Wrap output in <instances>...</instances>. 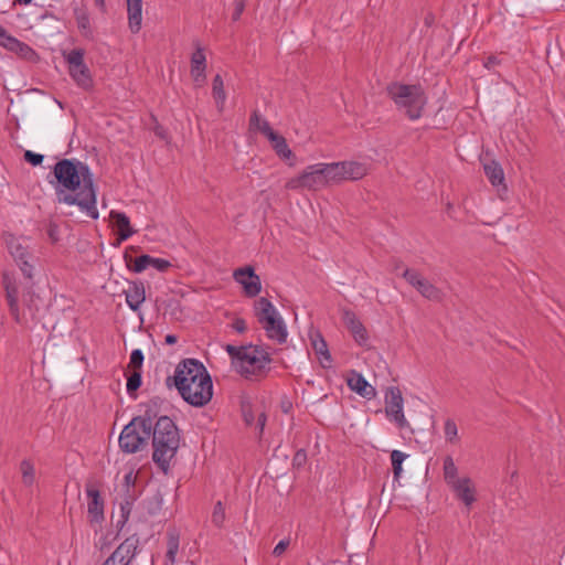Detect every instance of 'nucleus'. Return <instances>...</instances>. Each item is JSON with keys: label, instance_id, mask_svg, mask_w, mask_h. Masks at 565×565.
I'll use <instances>...</instances> for the list:
<instances>
[{"label": "nucleus", "instance_id": "nucleus-2", "mask_svg": "<svg viewBox=\"0 0 565 565\" xmlns=\"http://www.w3.org/2000/svg\"><path fill=\"white\" fill-rule=\"evenodd\" d=\"M166 385L175 387L181 397L191 406L203 407L213 397L210 373L196 359H183L175 366L174 375L166 379Z\"/></svg>", "mask_w": 565, "mask_h": 565}, {"label": "nucleus", "instance_id": "nucleus-7", "mask_svg": "<svg viewBox=\"0 0 565 565\" xmlns=\"http://www.w3.org/2000/svg\"><path fill=\"white\" fill-rule=\"evenodd\" d=\"M85 51L83 49H74L68 53H63L64 58L68 63V73L74 82L83 89L93 87V77L90 71L84 62Z\"/></svg>", "mask_w": 565, "mask_h": 565}, {"label": "nucleus", "instance_id": "nucleus-62", "mask_svg": "<svg viewBox=\"0 0 565 565\" xmlns=\"http://www.w3.org/2000/svg\"><path fill=\"white\" fill-rule=\"evenodd\" d=\"M96 7L100 8L103 11L105 10V0H94Z\"/></svg>", "mask_w": 565, "mask_h": 565}, {"label": "nucleus", "instance_id": "nucleus-46", "mask_svg": "<svg viewBox=\"0 0 565 565\" xmlns=\"http://www.w3.org/2000/svg\"><path fill=\"white\" fill-rule=\"evenodd\" d=\"M23 157H24V160L28 163H30L31 166H33V167L42 164V162L44 160V156L43 154L35 153V152H33L31 150H26L24 152Z\"/></svg>", "mask_w": 565, "mask_h": 565}, {"label": "nucleus", "instance_id": "nucleus-21", "mask_svg": "<svg viewBox=\"0 0 565 565\" xmlns=\"http://www.w3.org/2000/svg\"><path fill=\"white\" fill-rule=\"evenodd\" d=\"M311 347L323 369H329L332 365V358L328 344L319 331L310 333Z\"/></svg>", "mask_w": 565, "mask_h": 565}, {"label": "nucleus", "instance_id": "nucleus-24", "mask_svg": "<svg viewBox=\"0 0 565 565\" xmlns=\"http://www.w3.org/2000/svg\"><path fill=\"white\" fill-rule=\"evenodd\" d=\"M126 302L132 311H137L146 299L145 284L141 280L129 281L128 289L124 290Z\"/></svg>", "mask_w": 565, "mask_h": 565}, {"label": "nucleus", "instance_id": "nucleus-49", "mask_svg": "<svg viewBox=\"0 0 565 565\" xmlns=\"http://www.w3.org/2000/svg\"><path fill=\"white\" fill-rule=\"evenodd\" d=\"M289 545H290V539H284L281 541H279L273 550V555L275 557L281 556L287 551Z\"/></svg>", "mask_w": 565, "mask_h": 565}, {"label": "nucleus", "instance_id": "nucleus-45", "mask_svg": "<svg viewBox=\"0 0 565 565\" xmlns=\"http://www.w3.org/2000/svg\"><path fill=\"white\" fill-rule=\"evenodd\" d=\"M191 66H206L204 50L198 44L191 56Z\"/></svg>", "mask_w": 565, "mask_h": 565}, {"label": "nucleus", "instance_id": "nucleus-20", "mask_svg": "<svg viewBox=\"0 0 565 565\" xmlns=\"http://www.w3.org/2000/svg\"><path fill=\"white\" fill-rule=\"evenodd\" d=\"M224 349L231 358L232 367L247 379V345L226 344Z\"/></svg>", "mask_w": 565, "mask_h": 565}, {"label": "nucleus", "instance_id": "nucleus-41", "mask_svg": "<svg viewBox=\"0 0 565 565\" xmlns=\"http://www.w3.org/2000/svg\"><path fill=\"white\" fill-rule=\"evenodd\" d=\"M262 291V281L258 275L255 274L253 267L249 266V298L256 297Z\"/></svg>", "mask_w": 565, "mask_h": 565}, {"label": "nucleus", "instance_id": "nucleus-57", "mask_svg": "<svg viewBox=\"0 0 565 565\" xmlns=\"http://www.w3.org/2000/svg\"><path fill=\"white\" fill-rule=\"evenodd\" d=\"M205 70H206V66H191V70H190V73H191V76H194V75H203L205 74Z\"/></svg>", "mask_w": 565, "mask_h": 565}, {"label": "nucleus", "instance_id": "nucleus-16", "mask_svg": "<svg viewBox=\"0 0 565 565\" xmlns=\"http://www.w3.org/2000/svg\"><path fill=\"white\" fill-rule=\"evenodd\" d=\"M151 440L181 441L180 430L168 416H160L151 429Z\"/></svg>", "mask_w": 565, "mask_h": 565}, {"label": "nucleus", "instance_id": "nucleus-1", "mask_svg": "<svg viewBox=\"0 0 565 565\" xmlns=\"http://www.w3.org/2000/svg\"><path fill=\"white\" fill-rule=\"evenodd\" d=\"M55 190L57 203L77 205L92 218H98L96 188L89 167L77 159H61L47 175Z\"/></svg>", "mask_w": 565, "mask_h": 565}, {"label": "nucleus", "instance_id": "nucleus-48", "mask_svg": "<svg viewBox=\"0 0 565 565\" xmlns=\"http://www.w3.org/2000/svg\"><path fill=\"white\" fill-rule=\"evenodd\" d=\"M150 266L156 268L160 273H164L169 267H171V263L163 258H156L151 256Z\"/></svg>", "mask_w": 565, "mask_h": 565}, {"label": "nucleus", "instance_id": "nucleus-36", "mask_svg": "<svg viewBox=\"0 0 565 565\" xmlns=\"http://www.w3.org/2000/svg\"><path fill=\"white\" fill-rule=\"evenodd\" d=\"M142 384L141 371H131L129 375H127V393L130 397H136V392Z\"/></svg>", "mask_w": 565, "mask_h": 565}, {"label": "nucleus", "instance_id": "nucleus-63", "mask_svg": "<svg viewBox=\"0 0 565 565\" xmlns=\"http://www.w3.org/2000/svg\"><path fill=\"white\" fill-rule=\"evenodd\" d=\"M306 455L302 451H298L295 456V460H301L305 459Z\"/></svg>", "mask_w": 565, "mask_h": 565}, {"label": "nucleus", "instance_id": "nucleus-27", "mask_svg": "<svg viewBox=\"0 0 565 565\" xmlns=\"http://www.w3.org/2000/svg\"><path fill=\"white\" fill-rule=\"evenodd\" d=\"M252 307L257 322L279 312L267 297H258L254 300Z\"/></svg>", "mask_w": 565, "mask_h": 565}, {"label": "nucleus", "instance_id": "nucleus-38", "mask_svg": "<svg viewBox=\"0 0 565 565\" xmlns=\"http://www.w3.org/2000/svg\"><path fill=\"white\" fill-rule=\"evenodd\" d=\"M406 458H407V455L401 450H393L391 452V461H392L393 475H394L395 479H398L401 477V473L403 471L402 465Z\"/></svg>", "mask_w": 565, "mask_h": 565}, {"label": "nucleus", "instance_id": "nucleus-52", "mask_svg": "<svg viewBox=\"0 0 565 565\" xmlns=\"http://www.w3.org/2000/svg\"><path fill=\"white\" fill-rule=\"evenodd\" d=\"M499 64H500V60L494 55H490L483 61V66L487 70H492L495 65H499Z\"/></svg>", "mask_w": 565, "mask_h": 565}, {"label": "nucleus", "instance_id": "nucleus-37", "mask_svg": "<svg viewBox=\"0 0 565 565\" xmlns=\"http://www.w3.org/2000/svg\"><path fill=\"white\" fill-rule=\"evenodd\" d=\"M146 409L142 415L136 416L135 418H139L145 422V426L148 427V429L151 431L152 427L154 426L153 419L157 417V403L152 402L151 404H146Z\"/></svg>", "mask_w": 565, "mask_h": 565}, {"label": "nucleus", "instance_id": "nucleus-11", "mask_svg": "<svg viewBox=\"0 0 565 565\" xmlns=\"http://www.w3.org/2000/svg\"><path fill=\"white\" fill-rule=\"evenodd\" d=\"M87 495V519L90 524H100L105 520V501L102 497L99 487L93 481L85 484Z\"/></svg>", "mask_w": 565, "mask_h": 565}, {"label": "nucleus", "instance_id": "nucleus-39", "mask_svg": "<svg viewBox=\"0 0 565 565\" xmlns=\"http://www.w3.org/2000/svg\"><path fill=\"white\" fill-rule=\"evenodd\" d=\"M444 434L448 443L455 444L458 441V428L454 419L447 418L445 420Z\"/></svg>", "mask_w": 565, "mask_h": 565}, {"label": "nucleus", "instance_id": "nucleus-25", "mask_svg": "<svg viewBox=\"0 0 565 565\" xmlns=\"http://www.w3.org/2000/svg\"><path fill=\"white\" fill-rule=\"evenodd\" d=\"M343 321L353 335L356 343L360 345L366 344L369 340L367 331L362 322L356 318V316L351 311H345L343 316Z\"/></svg>", "mask_w": 565, "mask_h": 565}, {"label": "nucleus", "instance_id": "nucleus-30", "mask_svg": "<svg viewBox=\"0 0 565 565\" xmlns=\"http://www.w3.org/2000/svg\"><path fill=\"white\" fill-rule=\"evenodd\" d=\"M484 174L493 186L502 185L505 190L504 184V172L502 167L497 161H490L483 166Z\"/></svg>", "mask_w": 565, "mask_h": 565}, {"label": "nucleus", "instance_id": "nucleus-26", "mask_svg": "<svg viewBox=\"0 0 565 565\" xmlns=\"http://www.w3.org/2000/svg\"><path fill=\"white\" fill-rule=\"evenodd\" d=\"M128 25L131 33L136 34L141 29L142 0H127Z\"/></svg>", "mask_w": 565, "mask_h": 565}, {"label": "nucleus", "instance_id": "nucleus-59", "mask_svg": "<svg viewBox=\"0 0 565 565\" xmlns=\"http://www.w3.org/2000/svg\"><path fill=\"white\" fill-rule=\"evenodd\" d=\"M164 342L166 344L173 345L178 342V337L175 334H167Z\"/></svg>", "mask_w": 565, "mask_h": 565}, {"label": "nucleus", "instance_id": "nucleus-8", "mask_svg": "<svg viewBox=\"0 0 565 565\" xmlns=\"http://www.w3.org/2000/svg\"><path fill=\"white\" fill-rule=\"evenodd\" d=\"M274 350L268 345H253L249 343V380L265 377L270 371L271 354Z\"/></svg>", "mask_w": 565, "mask_h": 565}, {"label": "nucleus", "instance_id": "nucleus-58", "mask_svg": "<svg viewBox=\"0 0 565 565\" xmlns=\"http://www.w3.org/2000/svg\"><path fill=\"white\" fill-rule=\"evenodd\" d=\"M265 424H266V415L260 414L257 419V428L259 429L260 433L263 431Z\"/></svg>", "mask_w": 565, "mask_h": 565}, {"label": "nucleus", "instance_id": "nucleus-54", "mask_svg": "<svg viewBox=\"0 0 565 565\" xmlns=\"http://www.w3.org/2000/svg\"><path fill=\"white\" fill-rule=\"evenodd\" d=\"M232 327L238 333H243L246 330V322L243 318H237L233 322Z\"/></svg>", "mask_w": 565, "mask_h": 565}, {"label": "nucleus", "instance_id": "nucleus-17", "mask_svg": "<svg viewBox=\"0 0 565 565\" xmlns=\"http://www.w3.org/2000/svg\"><path fill=\"white\" fill-rule=\"evenodd\" d=\"M139 539L136 535L127 537L108 557L116 565H129L137 555Z\"/></svg>", "mask_w": 565, "mask_h": 565}, {"label": "nucleus", "instance_id": "nucleus-53", "mask_svg": "<svg viewBox=\"0 0 565 565\" xmlns=\"http://www.w3.org/2000/svg\"><path fill=\"white\" fill-rule=\"evenodd\" d=\"M57 232L58 226L54 223H51L47 228V235L53 243H56L58 241Z\"/></svg>", "mask_w": 565, "mask_h": 565}, {"label": "nucleus", "instance_id": "nucleus-50", "mask_svg": "<svg viewBox=\"0 0 565 565\" xmlns=\"http://www.w3.org/2000/svg\"><path fill=\"white\" fill-rule=\"evenodd\" d=\"M245 10V0H236L235 1V9H234V12L232 14V20L233 21H237L242 13L244 12Z\"/></svg>", "mask_w": 565, "mask_h": 565}, {"label": "nucleus", "instance_id": "nucleus-51", "mask_svg": "<svg viewBox=\"0 0 565 565\" xmlns=\"http://www.w3.org/2000/svg\"><path fill=\"white\" fill-rule=\"evenodd\" d=\"M136 478L132 476V472H129L124 478V487L126 488L127 494H129L130 488L135 487Z\"/></svg>", "mask_w": 565, "mask_h": 565}, {"label": "nucleus", "instance_id": "nucleus-22", "mask_svg": "<svg viewBox=\"0 0 565 565\" xmlns=\"http://www.w3.org/2000/svg\"><path fill=\"white\" fill-rule=\"evenodd\" d=\"M449 487L465 505L470 507L476 501V488L470 478H461Z\"/></svg>", "mask_w": 565, "mask_h": 565}, {"label": "nucleus", "instance_id": "nucleus-35", "mask_svg": "<svg viewBox=\"0 0 565 565\" xmlns=\"http://www.w3.org/2000/svg\"><path fill=\"white\" fill-rule=\"evenodd\" d=\"M443 469L444 478L448 486H451L452 483L460 479L457 476L458 469L455 465L454 459L450 456L445 458Z\"/></svg>", "mask_w": 565, "mask_h": 565}, {"label": "nucleus", "instance_id": "nucleus-10", "mask_svg": "<svg viewBox=\"0 0 565 565\" xmlns=\"http://www.w3.org/2000/svg\"><path fill=\"white\" fill-rule=\"evenodd\" d=\"M152 461L164 473L169 475L171 461L175 458L180 441L151 440Z\"/></svg>", "mask_w": 565, "mask_h": 565}, {"label": "nucleus", "instance_id": "nucleus-15", "mask_svg": "<svg viewBox=\"0 0 565 565\" xmlns=\"http://www.w3.org/2000/svg\"><path fill=\"white\" fill-rule=\"evenodd\" d=\"M258 323L265 331V334L269 340L278 344H282L287 341V327L279 312L276 313L275 316L260 320V322Z\"/></svg>", "mask_w": 565, "mask_h": 565}, {"label": "nucleus", "instance_id": "nucleus-19", "mask_svg": "<svg viewBox=\"0 0 565 565\" xmlns=\"http://www.w3.org/2000/svg\"><path fill=\"white\" fill-rule=\"evenodd\" d=\"M110 220L117 227V237L114 246H119L122 242L131 237L136 231L130 225L129 217L124 212L111 210L109 213Z\"/></svg>", "mask_w": 565, "mask_h": 565}, {"label": "nucleus", "instance_id": "nucleus-42", "mask_svg": "<svg viewBox=\"0 0 565 565\" xmlns=\"http://www.w3.org/2000/svg\"><path fill=\"white\" fill-rule=\"evenodd\" d=\"M143 353L141 350L139 349H135L132 350V352L130 353V360H129V364H128V367L131 369L132 371H141V367H142V363H143Z\"/></svg>", "mask_w": 565, "mask_h": 565}, {"label": "nucleus", "instance_id": "nucleus-18", "mask_svg": "<svg viewBox=\"0 0 565 565\" xmlns=\"http://www.w3.org/2000/svg\"><path fill=\"white\" fill-rule=\"evenodd\" d=\"M1 45L30 63H38L40 60L39 54L29 44L10 34L6 38Z\"/></svg>", "mask_w": 565, "mask_h": 565}, {"label": "nucleus", "instance_id": "nucleus-56", "mask_svg": "<svg viewBox=\"0 0 565 565\" xmlns=\"http://www.w3.org/2000/svg\"><path fill=\"white\" fill-rule=\"evenodd\" d=\"M153 131H154L156 136H158L159 138H161V139L167 138V131L161 125L157 124Z\"/></svg>", "mask_w": 565, "mask_h": 565}, {"label": "nucleus", "instance_id": "nucleus-40", "mask_svg": "<svg viewBox=\"0 0 565 565\" xmlns=\"http://www.w3.org/2000/svg\"><path fill=\"white\" fill-rule=\"evenodd\" d=\"M135 501V497L132 494H126L124 501L120 503V511H121V520L118 522V524H125L132 510V504Z\"/></svg>", "mask_w": 565, "mask_h": 565}, {"label": "nucleus", "instance_id": "nucleus-32", "mask_svg": "<svg viewBox=\"0 0 565 565\" xmlns=\"http://www.w3.org/2000/svg\"><path fill=\"white\" fill-rule=\"evenodd\" d=\"M8 247L10 254L17 263L24 258H33L29 252V247L23 245L18 238L11 237V239L8 242Z\"/></svg>", "mask_w": 565, "mask_h": 565}, {"label": "nucleus", "instance_id": "nucleus-29", "mask_svg": "<svg viewBox=\"0 0 565 565\" xmlns=\"http://www.w3.org/2000/svg\"><path fill=\"white\" fill-rule=\"evenodd\" d=\"M74 17L76 20V24L82 36L88 40L94 39V32L90 25V19L87 10L85 8H75Z\"/></svg>", "mask_w": 565, "mask_h": 565}, {"label": "nucleus", "instance_id": "nucleus-60", "mask_svg": "<svg viewBox=\"0 0 565 565\" xmlns=\"http://www.w3.org/2000/svg\"><path fill=\"white\" fill-rule=\"evenodd\" d=\"M9 35L8 31L0 25V45L6 40V38Z\"/></svg>", "mask_w": 565, "mask_h": 565}, {"label": "nucleus", "instance_id": "nucleus-12", "mask_svg": "<svg viewBox=\"0 0 565 565\" xmlns=\"http://www.w3.org/2000/svg\"><path fill=\"white\" fill-rule=\"evenodd\" d=\"M386 417L396 424L398 428L408 426L403 411V396L398 387H390L385 393Z\"/></svg>", "mask_w": 565, "mask_h": 565}, {"label": "nucleus", "instance_id": "nucleus-33", "mask_svg": "<svg viewBox=\"0 0 565 565\" xmlns=\"http://www.w3.org/2000/svg\"><path fill=\"white\" fill-rule=\"evenodd\" d=\"M125 260L128 269L132 270L134 273H141L150 266L151 256L148 254H142L132 259L126 253Z\"/></svg>", "mask_w": 565, "mask_h": 565}, {"label": "nucleus", "instance_id": "nucleus-5", "mask_svg": "<svg viewBox=\"0 0 565 565\" xmlns=\"http://www.w3.org/2000/svg\"><path fill=\"white\" fill-rule=\"evenodd\" d=\"M151 431L145 426V422L132 418L119 436V447L126 454H136L148 446Z\"/></svg>", "mask_w": 565, "mask_h": 565}, {"label": "nucleus", "instance_id": "nucleus-44", "mask_svg": "<svg viewBox=\"0 0 565 565\" xmlns=\"http://www.w3.org/2000/svg\"><path fill=\"white\" fill-rule=\"evenodd\" d=\"M235 280L242 286V290L247 296V265L239 267L234 271Z\"/></svg>", "mask_w": 565, "mask_h": 565}, {"label": "nucleus", "instance_id": "nucleus-13", "mask_svg": "<svg viewBox=\"0 0 565 565\" xmlns=\"http://www.w3.org/2000/svg\"><path fill=\"white\" fill-rule=\"evenodd\" d=\"M402 276L406 281L413 286L424 298L433 301H439L443 298V292L439 288L433 285L429 280L423 277L417 270L406 268Z\"/></svg>", "mask_w": 565, "mask_h": 565}, {"label": "nucleus", "instance_id": "nucleus-43", "mask_svg": "<svg viewBox=\"0 0 565 565\" xmlns=\"http://www.w3.org/2000/svg\"><path fill=\"white\" fill-rule=\"evenodd\" d=\"M225 521V510L223 508V504L221 501H217L214 505L213 513H212V523L221 527Z\"/></svg>", "mask_w": 565, "mask_h": 565}, {"label": "nucleus", "instance_id": "nucleus-61", "mask_svg": "<svg viewBox=\"0 0 565 565\" xmlns=\"http://www.w3.org/2000/svg\"><path fill=\"white\" fill-rule=\"evenodd\" d=\"M241 407H242V418L247 424V411H245V402L244 401L241 402Z\"/></svg>", "mask_w": 565, "mask_h": 565}, {"label": "nucleus", "instance_id": "nucleus-64", "mask_svg": "<svg viewBox=\"0 0 565 565\" xmlns=\"http://www.w3.org/2000/svg\"><path fill=\"white\" fill-rule=\"evenodd\" d=\"M102 565H116L109 558H107Z\"/></svg>", "mask_w": 565, "mask_h": 565}, {"label": "nucleus", "instance_id": "nucleus-23", "mask_svg": "<svg viewBox=\"0 0 565 565\" xmlns=\"http://www.w3.org/2000/svg\"><path fill=\"white\" fill-rule=\"evenodd\" d=\"M348 386L350 390L355 392L362 397L373 398L376 394L375 388L369 384V382L364 379V376L356 372L352 371L348 377Z\"/></svg>", "mask_w": 565, "mask_h": 565}, {"label": "nucleus", "instance_id": "nucleus-31", "mask_svg": "<svg viewBox=\"0 0 565 565\" xmlns=\"http://www.w3.org/2000/svg\"><path fill=\"white\" fill-rule=\"evenodd\" d=\"M212 95L218 111H222L226 99V94L224 89V82L220 74H216L212 81Z\"/></svg>", "mask_w": 565, "mask_h": 565}, {"label": "nucleus", "instance_id": "nucleus-34", "mask_svg": "<svg viewBox=\"0 0 565 565\" xmlns=\"http://www.w3.org/2000/svg\"><path fill=\"white\" fill-rule=\"evenodd\" d=\"M20 471L22 475V482L25 487H31L35 481V468L30 459H23L20 462Z\"/></svg>", "mask_w": 565, "mask_h": 565}, {"label": "nucleus", "instance_id": "nucleus-28", "mask_svg": "<svg viewBox=\"0 0 565 565\" xmlns=\"http://www.w3.org/2000/svg\"><path fill=\"white\" fill-rule=\"evenodd\" d=\"M180 534L177 529H169L167 531V552L164 565H174L175 556L179 551Z\"/></svg>", "mask_w": 565, "mask_h": 565}, {"label": "nucleus", "instance_id": "nucleus-55", "mask_svg": "<svg viewBox=\"0 0 565 565\" xmlns=\"http://www.w3.org/2000/svg\"><path fill=\"white\" fill-rule=\"evenodd\" d=\"M192 79H193L194 85H195L196 87H202V86H204V84H205L206 75H205V74L200 75V76L194 75V76H192Z\"/></svg>", "mask_w": 565, "mask_h": 565}, {"label": "nucleus", "instance_id": "nucleus-4", "mask_svg": "<svg viewBox=\"0 0 565 565\" xmlns=\"http://www.w3.org/2000/svg\"><path fill=\"white\" fill-rule=\"evenodd\" d=\"M334 184L330 163L319 162L306 167L301 173L290 178L285 186L287 190L320 191Z\"/></svg>", "mask_w": 565, "mask_h": 565}, {"label": "nucleus", "instance_id": "nucleus-6", "mask_svg": "<svg viewBox=\"0 0 565 565\" xmlns=\"http://www.w3.org/2000/svg\"><path fill=\"white\" fill-rule=\"evenodd\" d=\"M255 127L262 135H264L270 142L271 148L276 154L282 160H290L295 158L294 152L289 148L287 140L284 136L276 132L269 122L262 118L257 113L249 117V128Z\"/></svg>", "mask_w": 565, "mask_h": 565}, {"label": "nucleus", "instance_id": "nucleus-9", "mask_svg": "<svg viewBox=\"0 0 565 565\" xmlns=\"http://www.w3.org/2000/svg\"><path fill=\"white\" fill-rule=\"evenodd\" d=\"M330 168L334 184L360 180L369 172L367 164L360 161L331 162Z\"/></svg>", "mask_w": 565, "mask_h": 565}, {"label": "nucleus", "instance_id": "nucleus-14", "mask_svg": "<svg viewBox=\"0 0 565 565\" xmlns=\"http://www.w3.org/2000/svg\"><path fill=\"white\" fill-rule=\"evenodd\" d=\"M2 286L11 317L17 323L22 324L24 321L19 309V289L15 279L9 273L2 274Z\"/></svg>", "mask_w": 565, "mask_h": 565}, {"label": "nucleus", "instance_id": "nucleus-3", "mask_svg": "<svg viewBox=\"0 0 565 565\" xmlns=\"http://www.w3.org/2000/svg\"><path fill=\"white\" fill-rule=\"evenodd\" d=\"M387 94L408 119L417 120L422 117L427 96L420 85L392 83L387 86Z\"/></svg>", "mask_w": 565, "mask_h": 565}, {"label": "nucleus", "instance_id": "nucleus-47", "mask_svg": "<svg viewBox=\"0 0 565 565\" xmlns=\"http://www.w3.org/2000/svg\"><path fill=\"white\" fill-rule=\"evenodd\" d=\"M30 259L31 258H24L20 262H18V266L20 267L23 276L28 279H32L33 278V265L30 263Z\"/></svg>", "mask_w": 565, "mask_h": 565}]
</instances>
